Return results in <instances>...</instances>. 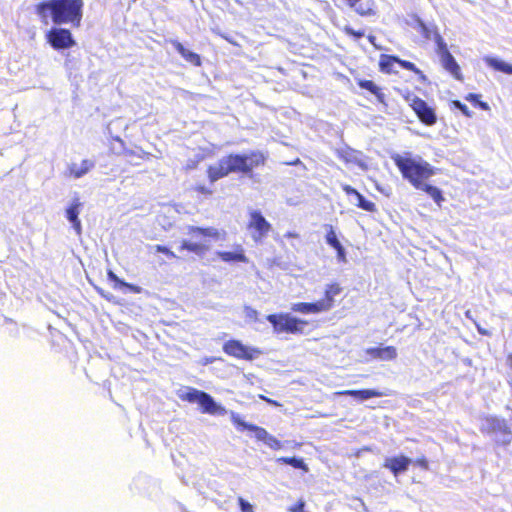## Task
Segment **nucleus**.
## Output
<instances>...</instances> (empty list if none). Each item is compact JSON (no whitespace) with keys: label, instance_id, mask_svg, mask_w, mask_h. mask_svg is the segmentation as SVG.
I'll list each match as a JSON object with an SVG mask.
<instances>
[{"label":"nucleus","instance_id":"nucleus-56","mask_svg":"<svg viewBox=\"0 0 512 512\" xmlns=\"http://www.w3.org/2000/svg\"><path fill=\"white\" fill-rule=\"evenodd\" d=\"M112 370H113V374L116 376V368L114 367Z\"/></svg>","mask_w":512,"mask_h":512},{"label":"nucleus","instance_id":"nucleus-31","mask_svg":"<svg viewBox=\"0 0 512 512\" xmlns=\"http://www.w3.org/2000/svg\"><path fill=\"white\" fill-rule=\"evenodd\" d=\"M93 167V163L89 160H83L80 165L72 164L70 167V173L75 178H81Z\"/></svg>","mask_w":512,"mask_h":512},{"label":"nucleus","instance_id":"nucleus-47","mask_svg":"<svg viewBox=\"0 0 512 512\" xmlns=\"http://www.w3.org/2000/svg\"><path fill=\"white\" fill-rule=\"evenodd\" d=\"M300 163V159L297 158L296 160H293L292 162L289 163V165H296V164H299Z\"/></svg>","mask_w":512,"mask_h":512},{"label":"nucleus","instance_id":"nucleus-11","mask_svg":"<svg viewBox=\"0 0 512 512\" xmlns=\"http://www.w3.org/2000/svg\"><path fill=\"white\" fill-rule=\"evenodd\" d=\"M335 154L347 167H357L364 172L370 168L368 157L360 150L346 145L336 149Z\"/></svg>","mask_w":512,"mask_h":512},{"label":"nucleus","instance_id":"nucleus-10","mask_svg":"<svg viewBox=\"0 0 512 512\" xmlns=\"http://www.w3.org/2000/svg\"><path fill=\"white\" fill-rule=\"evenodd\" d=\"M404 99L409 103L410 108L421 123L432 126L437 122L435 110L425 100L410 93L404 95Z\"/></svg>","mask_w":512,"mask_h":512},{"label":"nucleus","instance_id":"nucleus-39","mask_svg":"<svg viewBox=\"0 0 512 512\" xmlns=\"http://www.w3.org/2000/svg\"><path fill=\"white\" fill-rule=\"evenodd\" d=\"M154 249H155L156 252L165 254L169 258H172V259L177 258V255L172 250H170L168 247H166V246L156 245L154 247Z\"/></svg>","mask_w":512,"mask_h":512},{"label":"nucleus","instance_id":"nucleus-22","mask_svg":"<svg viewBox=\"0 0 512 512\" xmlns=\"http://www.w3.org/2000/svg\"><path fill=\"white\" fill-rule=\"evenodd\" d=\"M339 396H351L359 401H365L370 398L383 397L386 394L382 391L375 389H361V390H343L335 393Z\"/></svg>","mask_w":512,"mask_h":512},{"label":"nucleus","instance_id":"nucleus-3","mask_svg":"<svg viewBox=\"0 0 512 512\" xmlns=\"http://www.w3.org/2000/svg\"><path fill=\"white\" fill-rule=\"evenodd\" d=\"M186 234L190 239L182 240L179 249L192 253L200 258L204 257L210 250L209 239L218 241L223 239L226 235L224 231H220L212 226L200 227L194 225L187 226Z\"/></svg>","mask_w":512,"mask_h":512},{"label":"nucleus","instance_id":"nucleus-26","mask_svg":"<svg viewBox=\"0 0 512 512\" xmlns=\"http://www.w3.org/2000/svg\"><path fill=\"white\" fill-rule=\"evenodd\" d=\"M356 83L361 89L366 90L375 96L378 102L385 103V94L382 88L379 87L374 81L367 79H357Z\"/></svg>","mask_w":512,"mask_h":512},{"label":"nucleus","instance_id":"nucleus-36","mask_svg":"<svg viewBox=\"0 0 512 512\" xmlns=\"http://www.w3.org/2000/svg\"><path fill=\"white\" fill-rule=\"evenodd\" d=\"M450 106L461 111V113L467 118H471L473 116V112L459 100H452L450 102Z\"/></svg>","mask_w":512,"mask_h":512},{"label":"nucleus","instance_id":"nucleus-5","mask_svg":"<svg viewBox=\"0 0 512 512\" xmlns=\"http://www.w3.org/2000/svg\"><path fill=\"white\" fill-rule=\"evenodd\" d=\"M267 321L272 325L276 334H302L308 321L292 316L289 313L269 314Z\"/></svg>","mask_w":512,"mask_h":512},{"label":"nucleus","instance_id":"nucleus-52","mask_svg":"<svg viewBox=\"0 0 512 512\" xmlns=\"http://www.w3.org/2000/svg\"><path fill=\"white\" fill-rule=\"evenodd\" d=\"M112 401L118 405V401L115 398L112 397Z\"/></svg>","mask_w":512,"mask_h":512},{"label":"nucleus","instance_id":"nucleus-24","mask_svg":"<svg viewBox=\"0 0 512 512\" xmlns=\"http://www.w3.org/2000/svg\"><path fill=\"white\" fill-rule=\"evenodd\" d=\"M171 44L185 61H187L195 67H200L202 65V60L199 54L189 51L178 40H171Z\"/></svg>","mask_w":512,"mask_h":512},{"label":"nucleus","instance_id":"nucleus-35","mask_svg":"<svg viewBox=\"0 0 512 512\" xmlns=\"http://www.w3.org/2000/svg\"><path fill=\"white\" fill-rule=\"evenodd\" d=\"M203 391L197 390L195 388H189L185 394L181 396L183 401H187L190 403H194L199 400Z\"/></svg>","mask_w":512,"mask_h":512},{"label":"nucleus","instance_id":"nucleus-16","mask_svg":"<svg viewBox=\"0 0 512 512\" xmlns=\"http://www.w3.org/2000/svg\"><path fill=\"white\" fill-rule=\"evenodd\" d=\"M216 256L225 263H247L248 257L241 244H235L232 251H217Z\"/></svg>","mask_w":512,"mask_h":512},{"label":"nucleus","instance_id":"nucleus-18","mask_svg":"<svg viewBox=\"0 0 512 512\" xmlns=\"http://www.w3.org/2000/svg\"><path fill=\"white\" fill-rule=\"evenodd\" d=\"M342 190L347 196H355L357 199L356 206L364 211L374 213L377 211L376 204L372 201L365 199V197L349 184H342Z\"/></svg>","mask_w":512,"mask_h":512},{"label":"nucleus","instance_id":"nucleus-53","mask_svg":"<svg viewBox=\"0 0 512 512\" xmlns=\"http://www.w3.org/2000/svg\"><path fill=\"white\" fill-rule=\"evenodd\" d=\"M112 401L118 405V401L115 398L112 397Z\"/></svg>","mask_w":512,"mask_h":512},{"label":"nucleus","instance_id":"nucleus-54","mask_svg":"<svg viewBox=\"0 0 512 512\" xmlns=\"http://www.w3.org/2000/svg\"><path fill=\"white\" fill-rule=\"evenodd\" d=\"M112 401L118 405V401L115 398L112 397Z\"/></svg>","mask_w":512,"mask_h":512},{"label":"nucleus","instance_id":"nucleus-48","mask_svg":"<svg viewBox=\"0 0 512 512\" xmlns=\"http://www.w3.org/2000/svg\"><path fill=\"white\" fill-rule=\"evenodd\" d=\"M368 40H369L371 43H374L375 36H373V35H369V36H368Z\"/></svg>","mask_w":512,"mask_h":512},{"label":"nucleus","instance_id":"nucleus-34","mask_svg":"<svg viewBox=\"0 0 512 512\" xmlns=\"http://www.w3.org/2000/svg\"><path fill=\"white\" fill-rule=\"evenodd\" d=\"M192 191L195 192L198 196L210 197L213 195L214 190L211 186H207L205 184H196L192 187Z\"/></svg>","mask_w":512,"mask_h":512},{"label":"nucleus","instance_id":"nucleus-46","mask_svg":"<svg viewBox=\"0 0 512 512\" xmlns=\"http://www.w3.org/2000/svg\"><path fill=\"white\" fill-rule=\"evenodd\" d=\"M507 365L512 369V353L507 356Z\"/></svg>","mask_w":512,"mask_h":512},{"label":"nucleus","instance_id":"nucleus-14","mask_svg":"<svg viewBox=\"0 0 512 512\" xmlns=\"http://www.w3.org/2000/svg\"><path fill=\"white\" fill-rule=\"evenodd\" d=\"M45 38L55 50L69 49L76 45L72 33L66 28L52 27L46 32Z\"/></svg>","mask_w":512,"mask_h":512},{"label":"nucleus","instance_id":"nucleus-6","mask_svg":"<svg viewBox=\"0 0 512 512\" xmlns=\"http://www.w3.org/2000/svg\"><path fill=\"white\" fill-rule=\"evenodd\" d=\"M231 421L233 425L237 428L239 431L248 430L250 432L254 433L255 438L258 441H262L267 446H269L271 449L277 451L282 448L281 442L275 438L274 436L270 435L266 429L263 427L257 426L255 424H250L245 422L242 417L237 413H231Z\"/></svg>","mask_w":512,"mask_h":512},{"label":"nucleus","instance_id":"nucleus-23","mask_svg":"<svg viewBox=\"0 0 512 512\" xmlns=\"http://www.w3.org/2000/svg\"><path fill=\"white\" fill-rule=\"evenodd\" d=\"M481 431L485 434H509V429L503 420L497 417H487Z\"/></svg>","mask_w":512,"mask_h":512},{"label":"nucleus","instance_id":"nucleus-28","mask_svg":"<svg viewBox=\"0 0 512 512\" xmlns=\"http://www.w3.org/2000/svg\"><path fill=\"white\" fill-rule=\"evenodd\" d=\"M197 403L201 407V411L203 413L214 414L217 411V406L213 397L204 391L202 392Z\"/></svg>","mask_w":512,"mask_h":512},{"label":"nucleus","instance_id":"nucleus-19","mask_svg":"<svg viewBox=\"0 0 512 512\" xmlns=\"http://www.w3.org/2000/svg\"><path fill=\"white\" fill-rule=\"evenodd\" d=\"M342 290L343 288L338 282H333L326 286L323 298L318 300L323 311H328L334 306V297L339 295Z\"/></svg>","mask_w":512,"mask_h":512},{"label":"nucleus","instance_id":"nucleus-25","mask_svg":"<svg viewBox=\"0 0 512 512\" xmlns=\"http://www.w3.org/2000/svg\"><path fill=\"white\" fill-rule=\"evenodd\" d=\"M415 29L425 40L433 39L435 41L436 45H437V39L439 37H442L440 35V33L438 32V29L436 26H434V25L429 26L419 18H417L415 21Z\"/></svg>","mask_w":512,"mask_h":512},{"label":"nucleus","instance_id":"nucleus-21","mask_svg":"<svg viewBox=\"0 0 512 512\" xmlns=\"http://www.w3.org/2000/svg\"><path fill=\"white\" fill-rule=\"evenodd\" d=\"M366 353L373 359L391 361L397 358V349L394 346L368 348Z\"/></svg>","mask_w":512,"mask_h":512},{"label":"nucleus","instance_id":"nucleus-49","mask_svg":"<svg viewBox=\"0 0 512 512\" xmlns=\"http://www.w3.org/2000/svg\"><path fill=\"white\" fill-rule=\"evenodd\" d=\"M102 295H103L104 297H106V298H107V300H111V299L113 298V296H111V297H110V296H108V295H104V294H102Z\"/></svg>","mask_w":512,"mask_h":512},{"label":"nucleus","instance_id":"nucleus-12","mask_svg":"<svg viewBox=\"0 0 512 512\" xmlns=\"http://www.w3.org/2000/svg\"><path fill=\"white\" fill-rule=\"evenodd\" d=\"M398 64L403 69H406L408 71L413 72L416 74L420 79H424L425 75L422 70H420L414 63L400 59L399 57L395 55H389V54H381L379 57V70L384 74H391L394 72L393 68L394 65Z\"/></svg>","mask_w":512,"mask_h":512},{"label":"nucleus","instance_id":"nucleus-38","mask_svg":"<svg viewBox=\"0 0 512 512\" xmlns=\"http://www.w3.org/2000/svg\"><path fill=\"white\" fill-rule=\"evenodd\" d=\"M108 279L114 283L115 288L128 287V285L121 279H119L112 271L108 272Z\"/></svg>","mask_w":512,"mask_h":512},{"label":"nucleus","instance_id":"nucleus-41","mask_svg":"<svg viewBox=\"0 0 512 512\" xmlns=\"http://www.w3.org/2000/svg\"><path fill=\"white\" fill-rule=\"evenodd\" d=\"M238 504L242 512H254L253 506L242 497L238 498Z\"/></svg>","mask_w":512,"mask_h":512},{"label":"nucleus","instance_id":"nucleus-7","mask_svg":"<svg viewBox=\"0 0 512 512\" xmlns=\"http://www.w3.org/2000/svg\"><path fill=\"white\" fill-rule=\"evenodd\" d=\"M128 129V120L118 117L111 120L107 125V131L111 138V150L115 154H122L126 150L125 138Z\"/></svg>","mask_w":512,"mask_h":512},{"label":"nucleus","instance_id":"nucleus-40","mask_svg":"<svg viewBox=\"0 0 512 512\" xmlns=\"http://www.w3.org/2000/svg\"><path fill=\"white\" fill-rule=\"evenodd\" d=\"M246 317L251 321L257 322L259 320V313L252 307H245Z\"/></svg>","mask_w":512,"mask_h":512},{"label":"nucleus","instance_id":"nucleus-51","mask_svg":"<svg viewBox=\"0 0 512 512\" xmlns=\"http://www.w3.org/2000/svg\"><path fill=\"white\" fill-rule=\"evenodd\" d=\"M112 401L118 405V401L115 398L112 397Z\"/></svg>","mask_w":512,"mask_h":512},{"label":"nucleus","instance_id":"nucleus-30","mask_svg":"<svg viewBox=\"0 0 512 512\" xmlns=\"http://www.w3.org/2000/svg\"><path fill=\"white\" fill-rule=\"evenodd\" d=\"M486 63L489 67L496 71H500L502 73L512 75V64L506 63L502 60H499L497 58H488L486 60Z\"/></svg>","mask_w":512,"mask_h":512},{"label":"nucleus","instance_id":"nucleus-2","mask_svg":"<svg viewBox=\"0 0 512 512\" xmlns=\"http://www.w3.org/2000/svg\"><path fill=\"white\" fill-rule=\"evenodd\" d=\"M35 13L45 26L51 20L55 25L71 23L78 27L83 15V1L43 0L35 6Z\"/></svg>","mask_w":512,"mask_h":512},{"label":"nucleus","instance_id":"nucleus-37","mask_svg":"<svg viewBox=\"0 0 512 512\" xmlns=\"http://www.w3.org/2000/svg\"><path fill=\"white\" fill-rule=\"evenodd\" d=\"M343 31L346 35L351 36L356 40H358L364 36V31L354 30L352 27H349V26L344 27Z\"/></svg>","mask_w":512,"mask_h":512},{"label":"nucleus","instance_id":"nucleus-13","mask_svg":"<svg viewBox=\"0 0 512 512\" xmlns=\"http://www.w3.org/2000/svg\"><path fill=\"white\" fill-rule=\"evenodd\" d=\"M436 53L440 57L443 68L449 72L455 79L462 81L463 75L459 64L456 62L453 55L450 53L446 42L443 37L437 39Z\"/></svg>","mask_w":512,"mask_h":512},{"label":"nucleus","instance_id":"nucleus-55","mask_svg":"<svg viewBox=\"0 0 512 512\" xmlns=\"http://www.w3.org/2000/svg\"><path fill=\"white\" fill-rule=\"evenodd\" d=\"M129 289H130V290H135L134 286H133V285H131V284H130V286H129Z\"/></svg>","mask_w":512,"mask_h":512},{"label":"nucleus","instance_id":"nucleus-1","mask_svg":"<svg viewBox=\"0 0 512 512\" xmlns=\"http://www.w3.org/2000/svg\"><path fill=\"white\" fill-rule=\"evenodd\" d=\"M266 162L267 155L260 150H252L246 154L229 153L216 165L208 166L206 172L211 184L231 173H240L252 178L254 169L264 167Z\"/></svg>","mask_w":512,"mask_h":512},{"label":"nucleus","instance_id":"nucleus-45","mask_svg":"<svg viewBox=\"0 0 512 512\" xmlns=\"http://www.w3.org/2000/svg\"><path fill=\"white\" fill-rule=\"evenodd\" d=\"M303 508H304V503L300 502L299 504H297V506L294 509H292V511H294V512H303Z\"/></svg>","mask_w":512,"mask_h":512},{"label":"nucleus","instance_id":"nucleus-17","mask_svg":"<svg viewBox=\"0 0 512 512\" xmlns=\"http://www.w3.org/2000/svg\"><path fill=\"white\" fill-rule=\"evenodd\" d=\"M81 207L82 203L80 202L79 198H75L73 199L72 203L66 208L65 211V216L67 220L70 222L72 228L79 236L82 233V225L79 219Z\"/></svg>","mask_w":512,"mask_h":512},{"label":"nucleus","instance_id":"nucleus-15","mask_svg":"<svg viewBox=\"0 0 512 512\" xmlns=\"http://www.w3.org/2000/svg\"><path fill=\"white\" fill-rule=\"evenodd\" d=\"M412 460L403 454L385 458L383 467L389 470L394 476L407 471Z\"/></svg>","mask_w":512,"mask_h":512},{"label":"nucleus","instance_id":"nucleus-33","mask_svg":"<svg viewBox=\"0 0 512 512\" xmlns=\"http://www.w3.org/2000/svg\"><path fill=\"white\" fill-rule=\"evenodd\" d=\"M278 462H281V463H284V464H289L292 467L297 468V469H303L305 471L307 470L306 464L300 458H296V457H281V458L278 459Z\"/></svg>","mask_w":512,"mask_h":512},{"label":"nucleus","instance_id":"nucleus-50","mask_svg":"<svg viewBox=\"0 0 512 512\" xmlns=\"http://www.w3.org/2000/svg\"><path fill=\"white\" fill-rule=\"evenodd\" d=\"M265 400H266L267 402H270V403L276 404V402H275V401H271L270 399L265 398Z\"/></svg>","mask_w":512,"mask_h":512},{"label":"nucleus","instance_id":"nucleus-4","mask_svg":"<svg viewBox=\"0 0 512 512\" xmlns=\"http://www.w3.org/2000/svg\"><path fill=\"white\" fill-rule=\"evenodd\" d=\"M392 159L402 177L414 188L421 187L422 182H425L435 174L434 167L426 161L416 160L399 154L394 155Z\"/></svg>","mask_w":512,"mask_h":512},{"label":"nucleus","instance_id":"nucleus-32","mask_svg":"<svg viewBox=\"0 0 512 512\" xmlns=\"http://www.w3.org/2000/svg\"><path fill=\"white\" fill-rule=\"evenodd\" d=\"M481 94L468 93L465 95V100L470 102L473 106L480 108L481 110L488 111L490 106L487 102L481 100Z\"/></svg>","mask_w":512,"mask_h":512},{"label":"nucleus","instance_id":"nucleus-9","mask_svg":"<svg viewBox=\"0 0 512 512\" xmlns=\"http://www.w3.org/2000/svg\"><path fill=\"white\" fill-rule=\"evenodd\" d=\"M254 242H262L272 231V225L263 216L261 211L252 210L249 212V220L246 225Z\"/></svg>","mask_w":512,"mask_h":512},{"label":"nucleus","instance_id":"nucleus-27","mask_svg":"<svg viewBox=\"0 0 512 512\" xmlns=\"http://www.w3.org/2000/svg\"><path fill=\"white\" fill-rule=\"evenodd\" d=\"M291 309L294 312H300V313H304V314H309V313L316 314V313L324 312L318 301L311 302V303H308V302L295 303Z\"/></svg>","mask_w":512,"mask_h":512},{"label":"nucleus","instance_id":"nucleus-8","mask_svg":"<svg viewBox=\"0 0 512 512\" xmlns=\"http://www.w3.org/2000/svg\"><path fill=\"white\" fill-rule=\"evenodd\" d=\"M222 349L226 355L245 361H253L262 354L261 349L247 346L237 339L227 340L224 342Z\"/></svg>","mask_w":512,"mask_h":512},{"label":"nucleus","instance_id":"nucleus-42","mask_svg":"<svg viewBox=\"0 0 512 512\" xmlns=\"http://www.w3.org/2000/svg\"><path fill=\"white\" fill-rule=\"evenodd\" d=\"M414 464L417 465L418 467H420L423 470H428L429 469V462H428V460H427V458L425 456L418 457L414 461Z\"/></svg>","mask_w":512,"mask_h":512},{"label":"nucleus","instance_id":"nucleus-29","mask_svg":"<svg viewBox=\"0 0 512 512\" xmlns=\"http://www.w3.org/2000/svg\"><path fill=\"white\" fill-rule=\"evenodd\" d=\"M420 186L421 187H416L415 189L426 192L438 205H440L441 202L444 201V197L442 195L441 190L436 186L427 184L425 182H422Z\"/></svg>","mask_w":512,"mask_h":512},{"label":"nucleus","instance_id":"nucleus-20","mask_svg":"<svg viewBox=\"0 0 512 512\" xmlns=\"http://www.w3.org/2000/svg\"><path fill=\"white\" fill-rule=\"evenodd\" d=\"M326 243L336 251L337 259L339 262H346V252L340 241L338 240L337 234L331 225H327V233L325 235Z\"/></svg>","mask_w":512,"mask_h":512},{"label":"nucleus","instance_id":"nucleus-44","mask_svg":"<svg viewBox=\"0 0 512 512\" xmlns=\"http://www.w3.org/2000/svg\"><path fill=\"white\" fill-rule=\"evenodd\" d=\"M65 66L67 68H72L74 65H72V60L70 59V54L68 53L66 56Z\"/></svg>","mask_w":512,"mask_h":512},{"label":"nucleus","instance_id":"nucleus-43","mask_svg":"<svg viewBox=\"0 0 512 512\" xmlns=\"http://www.w3.org/2000/svg\"><path fill=\"white\" fill-rule=\"evenodd\" d=\"M222 360L220 357H213V356H209V357H204L200 360V364L203 365V366H206V365H209V364H212L216 361H220Z\"/></svg>","mask_w":512,"mask_h":512}]
</instances>
